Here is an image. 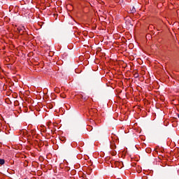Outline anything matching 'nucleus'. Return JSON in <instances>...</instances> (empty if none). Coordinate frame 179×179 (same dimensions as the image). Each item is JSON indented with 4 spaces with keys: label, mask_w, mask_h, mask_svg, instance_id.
I'll return each instance as SVG.
<instances>
[{
    "label": "nucleus",
    "mask_w": 179,
    "mask_h": 179,
    "mask_svg": "<svg viewBox=\"0 0 179 179\" xmlns=\"http://www.w3.org/2000/svg\"><path fill=\"white\" fill-rule=\"evenodd\" d=\"M136 12V10L135 8V7H131V8H130V13H135Z\"/></svg>",
    "instance_id": "obj_1"
},
{
    "label": "nucleus",
    "mask_w": 179,
    "mask_h": 179,
    "mask_svg": "<svg viewBox=\"0 0 179 179\" xmlns=\"http://www.w3.org/2000/svg\"><path fill=\"white\" fill-rule=\"evenodd\" d=\"M178 117L179 118V114H178Z\"/></svg>",
    "instance_id": "obj_7"
},
{
    "label": "nucleus",
    "mask_w": 179,
    "mask_h": 179,
    "mask_svg": "<svg viewBox=\"0 0 179 179\" xmlns=\"http://www.w3.org/2000/svg\"><path fill=\"white\" fill-rule=\"evenodd\" d=\"M84 100H87V97L83 98Z\"/></svg>",
    "instance_id": "obj_5"
},
{
    "label": "nucleus",
    "mask_w": 179,
    "mask_h": 179,
    "mask_svg": "<svg viewBox=\"0 0 179 179\" xmlns=\"http://www.w3.org/2000/svg\"><path fill=\"white\" fill-rule=\"evenodd\" d=\"M5 164V159H0V165H4Z\"/></svg>",
    "instance_id": "obj_2"
},
{
    "label": "nucleus",
    "mask_w": 179,
    "mask_h": 179,
    "mask_svg": "<svg viewBox=\"0 0 179 179\" xmlns=\"http://www.w3.org/2000/svg\"><path fill=\"white\" fill-rule=\"evenodd\" d=\"M139 75L138 73L135 74V78H138Z\"/></svg>",
    "instance_id": "obj_3"
},
{
    "label": "nucleus",
    "mask_w": 179,
    "mask_h": 179,
    "mask_svg": "<svg viewBox=\"0 0 179 179\" xmlns=\"http://www.w3.org/2000/svg\"><path fill=\"white\" fill-rule=\"evenodd\" d=\"M81 98L83 99V95H81Z\"/></svg>",
    "instance_id": "obj_6"
},
{
    "label": "nucleus",
    "mask_w": 179,
    "mask_h": 179,
    "mask_svg": "<svg viewBox=\"0 0 179 179\" xmlns=\"http://www.w3.org/2000/svg\"><path fill=\"white\" fill-rule=\"evenodd\" d=\"M101 80H99V83H101Z\"/></svg>",
    "instance_id": "obj_8"
},
{
    "label": "nucleus",
    "mask_w": 179,
    "mask_h": 179,
    "mask_svg": "<svg viewBox=\"0 0 179 179\" xmlns=\"http://www.w3.org/2000/svg\"><path fill=\"white\" fill-rule=\"evenodd\" d=\"M24 179H27V178H24Z\"/></svg>",
    "instance_id": "obj_9"
},
{
    "label": "nucleus",
    "mask_w": 179,
    "mask_h": 179,
    "mask_svg": "<svg viewBox=\"0 0 179 179\" xmlns=\"http://www.w3.org/2000/svg\"><path fill=\"white\" fill-rule=\"evenodd\" d=\"M22 30V29H18L19 33H21Z\"/></svg>",
    "instance_id": "obj_4"
}]
</instances>
